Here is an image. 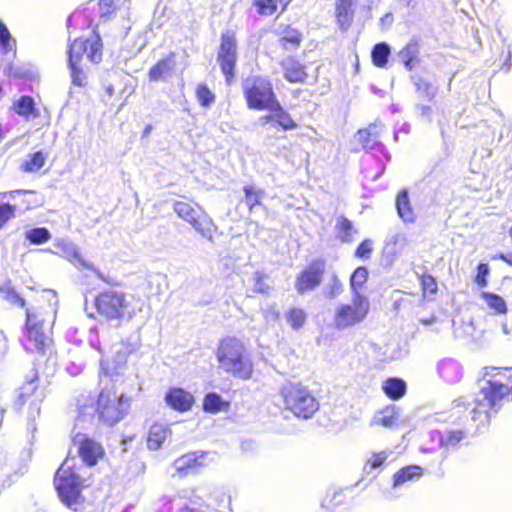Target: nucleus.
I'll return each instance as SVG.
<instances>
[{"mask_svg":"<svg viewBox=\"0 0 512 512\" xmlns=\"http://www.w3.org/2000/svg\"><path fill=\"white\" fill-rule=\"evenodd\" d=\"M82 370V367L81 366H78V365H75L74 363H71L68 367H67V371L69 374H71L72 376H76L78 375Z\"/></svg>","mask_w":512,"mask_h":512,"instance_id":"338daca9","label":"nucleus"},{"mask_svg":"<svg viewBox=\"0 0 512 512\" xmlns=\"http://www.w3.org/2000/svg\"><path fill=\"white\" fill-rule=\"evenodd\" d=\"M72 441L85 466H94L104 455L102 445L86 434L77 432L72 436Z\"/></svg>","mask_w":512,"mask_h":512,"instance_id":"2eb2a0df","label":"nucleus"},{"mask_svg":"<svg viewBox=\"0 0 512 512\" xmlns=\"http://www.w3.org/2000/svg\"><path fill=\"white\" fill-rule=\"evenodd\" d=\"M415 109L420 113V116L427 119L429 123L432 122V108L428 105L416 104Z\"/></svg>","mask_w":512,"mask_h":512,"instance_id":"e2e57ef3","label":"nucleus"},{"mask_svg":"<svg viewBox=\"0 0 512 512\" xmlns=\"http://www.w3.org/2000/svg\"><path fill=\"white\" fill-rule=\"evenodd\" d=\"M394 21L392 13H386L380 18L379 25L382 29H388L391 27Z\"/></svg>","mask_w":512,"mask_h":512,"instance_id":"0e129e2a","label":"nucleus"},{"mask_svg":"<svg viewBox=\"0 0 512 512\" xmlns=\"http://www.w3.org/2000/svg\"><path fill=\"white\" fill-rule=\"evenodd\" d=\"M177 512H207L205 506L200 503H196L194 501H190L185 504L181 508L178 509Z\"/></svg>","mask_w":512,"mask_h":512,"instance_id":"052dcab7","label":"nucleus"},{"mask_svg":"<svg viewBox=\"0 0 512 512\" xmlns=\"http://www.w3.org/2000/svg\"><path fill=\"white\" fill-rule=\"evenodd\" d=\"M398 413L394 406L387 407L373 417L372 425L390 428L396 424Z\"/></svg>","mask_w":512,"mask_h":512,"instance_id":"c9c22d12","label":"nucleus"},{"mask_svg":"<svg viewBox=\"0 0 512 512\" xmlns=\"http://www.w3.org/2000/svg\"><path fill=\"white\" fill-rule=\"evenodd\" d=\"M245 193V203L252 211L257 205H261V201L265 196L263 189L257 188L254 185H247L243 188Z\"/></svg>","mask_w":512,"mask_h":512,"instance_id":"4c0bfd02","label":"nucleus"},{"mask_svg":"<svg viewBox=\"0 0 512 512\" xmlns=\"http://www.w3.org/2000/svg\"><path fill=\"white\" fill-rule=\"evenodd\" d=\"M422 476V468L417 465H410L401 468L393 476V487L397 488L408 482L416 481Z\"/></svg>","mask_w":512,"mask_h":512,"instance_id":"cd10ccee","label":"nucleus"},{"mask_svg":"<svg viewBox=\"0 0 512 512\" xmlns=\"http://www.w3.org/2000/svg\"><path fill=\"white\" fill-rule=\"evenodd\" d=\"M481 298L484 300V302L488 305V307L492 310H494L496 313L504 314L507 311L506 302L504 299L494 293L490 292H482Z\"/></svg>","mask_w":512,"mask_h":512,"instance_id":"79ce46f5","label":"nucleus"},{"mask_svg":"<svg viewBox=\"0 0 512 512\" xmlns=\"http://www.w3.org/2000/svg\"><path fill=\"white\" fill-rule=\"evenodd\" d=\"M302 41V34L300 31L294 28L288 27L283 32L282 37L280 38V43L285 49H289V45L292 48H297Z\"/></svg>","mask_w":512,"mask_h":512,"instance_id":"37998d69","label":"nucleus"},{"mask_svg":"<svg viewBox=\"0 0 512 512\" xmlns=\"http://www.w3.org/2000/svg\"><path fill=\"white\" fill-rule=\"evenodd\" d=\"M46 158L47 155L42 151H37L33 154H30L22 164V169L25 172H36L44 166Z\"/></svg>","mask_w":512,"mask_h":512,"instance_id":"ea45409f","label":"nucleus"},{"mask_svg":"<svg viewBox=\"0 0 512 512\" xmlns=\"http://www.w3.org/2000/svg\"><path fill=\"white\" fill-rule=\"evenodd\" d=\"M325 261L312 262L297 278L295 288L299 294L314 290L322 282L325 272Z\"/></svg>","mask_w":512,"mask_h":512,"instance_id":"f3484780","label":"nucleus"},{"mask_svg":"<svg viewBox=\"0 0 512 512\" xmlns=\"http://www.w3.org/2000/svg\"><path fill=\"white\" fill-rule=\"evenodd\" d=\"M12 110L25 119H34L39 116L34 99L28 95H23L15 100L12 104Z\"/></svg>","mask_w":512,"mask_h":512,"instance_id":"a878e982","label":"nucleus"},{"mask_svg":"<svg viewBox=\"0 0 512 512\" xmlns=\"http://www.w3.org/2000/svg\"><path fill=\"white\" fill-rule=\"evenodd\" d=\"M267 276L262 272H255L253 276V291L260 294H267L270 290L269 284L266 282Z\"/></svg>","mask_w":512,"mask_h":512,"instance_id":"603ef678","label":"nucleus"},{"mask_svg":"<svg viewBox=\"0 0 512 512\" xmlns=\"http://www.w3.org/2000/svg\"><path fill=\"white\" fill-rule=\"evenodd\" d=\"M383 130L384 124L380 120H375L367 128L358 130L354 139L365 151H377L389 161L390 154L385 145L379 141Z\"/></svg>","mask_w":512,"mask_h":512,"instance_id":"4468645a","label":"nucleus"},{"mask_svg":"<svg viewBox=\"0 0 512 512\" xmlns=\"http://www.w3.org/2000/svg\"><path fill=\"white\" fill-rule=\"evenodd\" d=\"M165 402L176 411L187 412L194 404V397L182 388H171L165 395Z\"/></svg>","mask_w":512,"mask_h":512,"instance_id":"412c9836","label":"nucleus"},{"mask_svg":"<svg viewBox=\"0 0 512 512\" xmlns=\"http://www.w3.org/2000/svg\"><path fill=\"white\" fill-rule=\"evenodd\" d=\"M8 350L7 340L2 331H0V357L4 356Z\"/></svg>","mask_w":512,"mask_h":512,"instance_id":"69168bd1","label":"nucleus"},{"mask_svg":"<svg viewBox=\"0 0 512 512\" xmlns=\"http://www.w3.org/2000/svg\"><path fill=\"white\" fill-rule=\"evenodd\" d=\"M0 197H3V193H0ZM16 207L11 204H0V228H2L10 219L15 216Z\"/></svg>","mask_w":512,"mask_h":512,"instance_id":"864d4df0","label":"nucleus"},{"mask_svg":"<svg viewBox=\"0 0 512 512\" xmlns=\"http://www.w3.org/2000/svg\"><path fill=\"white\" fill-rule=\"evenodd\" d=\"M129 408V398L123 395L118 396L111 390H103L98 397L96 408L94 404L80 406L77 425L97 415L100 422L113 426L125 417Z\"/></svg>","mask_w":512,"mask_h":512,"instance_id":"7ed1b4c3","label":"nucleus"},{"mask_svg":"<svg viewBox=\"0 0 512 512\" xmlns=\"http://www.w3.org/2000/svg\"><path fill=\"white\" fill-rule=\"evenodd\" d=\"M217 61L226 81L230 83L234 77V68L237 61V43L233 32L226 31L222 33Z\"/></svg>","mask_w":512,"mask_h":512,"instance_id":"ddd939ff","label":"nucleus"},{"mask_svg":"<svg viewBox=\"0 0 512 512\" xmlns=\"http://www.w3.org/2000/svg\"><path fill=\"white\" fill-rule=\"evenodd\" d=\"M284 408L301 419H310L319 410V402L308 387L286 383L280 388Z\"/></svg>","mask_w":512,"mask_h":512,"instance_id":"0eeeda50","label":"nucleus"},{"mask_svg":"<svg viewBox=\"0 0 512 512\" xmlns=\"http://www.w3.org/2000/svg\"><path fill=\"white\" fill-rule=\"evenodd\" d=\"M115 10V0H100L99 11L101 16H108Z\"/></svg>","mask_w":512,"mask_h":512,"instance_id":"bf43d9fd","label":"nucleus"},{"mask_svg":"<svg viewBox=\"0 0 512 512\" xmlns=\"http://www.w3.org/2000/svg\"><path fill=\"white\" fill-rule=\"evenodd\" d=\"M140 343V338L137 333L129 336L126 340H122L119 344L115 345L114 352L117 355V367H115L112 371L106 366L105 361L102 359L100 361L101 365V371L109 377H113L114 375H117L118 372L116 369L120 367L122 364L126 362V359L129 354L134 352L138 347Z\"/></svg>","mask_w":512,"mask_h":512,"instance_id":"6ab92c4d","label":"nucleus"},{"mask_svg":"<svg viewBox=\"0 0 512 512\" xmlns=\"http://www.w3.org/2000/svg\"><path fill=\"white\" fill-rule=\"evenodd\" d=\"M0 294L11 304L19 305L20 307L25 306V300L14 290L10 283L0 286Z\"/></svg>","mask_w":512,"mask_h":512,"instance_id":"49530a36","label":"nucleus"},{"mask_svg":"<svg viewBox=\"0 0 512 512\" xmlns=\"http://www.w3.org/2000/svg\"><path fill=\"white\" fill-rule=\"evenodd\" d=\"M372 251L373 241L371 239H365L358 245L355 251V256L360 259H369Z\"/></svg>","mask_w":512,"mask_h":512,"instance_id":"6e6d98bb","label":"nucleus"},{"mask_svg":"<svg viewBox=\"0 0 512 512\" xmlns=\"http://www.w3.org/2000/svg\"><path fill=\"white\" fill-rule=\"evenodd\" d=\"M54 481L62 503L77 511L81 490L90 484L87 467L84 464L77 466L73 459H67L57 470Z\"/></svg>","mask_w":512,"mask_h":512,"instance_id":"f03ea898","label":"nucleus"},{"mask_svg":"<svg viewBox=\"0 0 512 512\" xmlns=\"http://www.w3.org/2000/svg\"><path fill=\"white\" fill-rule=\"evenodd\" d=\"M196 95H197V99H198L199 103L203 107H209L215 101L214 94L204 84L198 85L197 90H196Z\"/></svg>","mask_w":512,"mask_h":512,"instance_id":"3c124183","label":"nucleus"},{"mask_svg":"<svg viewBox=\"0 0 512 512\" xmlns=\"http://www.w3.org/2000/svg\"><path fill=\"white\" fill-rule=\"evenodd\" d=\"M498 367H484L483 378L480 380V390L474 399V407L470 411L471 419L478 425L485 426L490 422L491 414L497 413L498 403L509 394L510 388L498 379L500 372Z\"/></svg>","mask_w":512,"mask_h":512,"instance_id":"f257e3e1","label":"nucleus"},{"mask_svg":"<svg viewBox=\"0 0 512 512\" xmlns=\"http://www.w3.org/2000/svg\"><path fill=\"white\" fill-rule=\"evenodd\" d=\"M307 315L303 309L292 308L286 313V321L294 330L302 328L306 322Z\"/></svg>","mask_w":512,"mask_h":512,"instance_id":"a18cd8bd","label":"nucleus"},{"mask_svg":"<svg viewBox=\"0 0 512 512\" xmlns=\"http://www.w3.org/2000/svg\"><path fill=\"white\" fill-rule=\"evenodd\" d=\"M45 323L46 317L43 310L27 308L22 339L23 346L27 351L44 354L50 347L52 340L47 333Z\"/></svg>","mask_w":512,"mask_h":512,"instance_id":"6e6552de","label":"nucleus"},{"mask_svg":"<svg viewBox=\"0 0 512 512\" xmlns=\"http://www.w3.org/2000/svg\"><path fill=\"white\" fill-rule=\"evenodd\" d=\"M219 368L233 377L247 380L253 373V364L242 341L235 337L223 339L217 349Z\"/></svg>","mask_w":512,"mask_h":512,"instance_id":"20e7f679","label":"nucleus"},{"mask_svg":"<svg viewBox=\"0 0 512 512\" xmlns=\"http://www.w3.org/2000/svg\"><path fill=\"white\" fill-rule=\"evenodd\" d=\"M37 381L38 373L33 369L26 382L19 388L15 401L17 409H21L29 401L28 418L30 420H34L40 414V403L44 397L42 391L38 389Z\"/></svg>","mask_w":512,"mask_h":512,"instance_id":"f8f14e48","label":"nucleus"},{"mask_svg":"<svg viewBox=\"0 0 512 512\" xmlns=\"http://www.w3.org/2000/svg\"><path fill=\"white\" fill-rule=\"evenodd\" d=\"M467 438V431L463 429L434 430L430 432L431 442L437 444L446 452L455 451L461 441Z\"/></svg>","mask_w":512,"mask_h":512,"instance_id":"aec40b11","label":"nucleus"},{"mask_svg":"<svg viewBox=\"0 0 512 512\" xmlns=\"http://www.w3.org/2000/svg\"><path fill=\"white\" fill-rule=\"evenodd\" d=\"M25 238L31 244L40 245L51 239V233L45 227H37L27 230L25 232Z\"/></svg>","mask_w":512,"mask_h":512,"instance_id":"a19ab883","label":"nucleus"},{"mask_svg":"<svg viewBox=\"0 0 512 512\" xmlns=\"http://www.w3.org/2000/svg\"><path fill=\"white\" fill-rule=\"evenodd\" d=\"M244 95L250 109L268 110L277 102L271 82L263 77L247 78L243 85Z\"/></svg>","mask_w":512,"mask_h":512,"instance_id":"9d476101","label":"nucleus"},{"mask_svg":"<svg viewBox=\"0 0 512 512\" xmlns=\"http://www.w3.org/2000/svg\"><path fill=\"white\" fill-rule=\"evenodd\" d=\"M356 0H336V18L342 31L351 26L354 19V5Z\"/></svg>","mask_w":512,"mask_h":512,"instance_id":"b1692460","label":"nucleus"},{"mask_svg":"<svg viewBox=\"0 0 512 512\" xmlns=\"http://www.w3.org/2000/svg\"><path fill=\"white\" fill-rule=\"evenodd\" d=\"M368 278V270L367 268L360 266L358 267L350 278V287L352 291V296L356 294H361L359 289L363 286V284L367 281Z\"/></svg>","mask_w":512,"mask_h":512,"instance_id":"c03bdc74","label":"nucleus"},{"mask_svg":"<svg viewBox=\"0 0 512 512\" xmlns=\"http://www.w3.org/2000/svg\"><path fill=\"white\" fill-rule=\"evenodd\" d=\"M343 290L342 283L336 275L331 278L330 290L327 296L331 299L336 298Z\"/></svg>","mask_w":512,"mask_h":512,"instance_id":"4d7b16f0","label":"nucleus"},{"mask_svg":"<svg viewBox=\"0 0 512 512\" xmlns=\"http://www.w3.org/2000/svg\"><path fill=\"white\" fill-rule=\"evenodd\" d=\"M389 453L387 451H381L379 453H374L365 463L364 472L366 474L372 473L373 470L379 468L387 459Z\"/></svg>","mask_w":512,"mask_h":512,"instance_id":"09e8293b","label":"nucleus"},{"mask_svg":"<svg viewBox=\"0 0 512 512\" xmlns=\"http://www.w3.org/2000/svg\"><path fill=\"white\" fill-rule=\"evenodd\" d=\"M421 287L423 293L435 294L438 290V285L435 278L430 274H424L420 277Z\"/></svg>","mask_w":512,"mask_h":512,"instance_id":"5fc2aeb1","label":"nucleus"},{"mask_svg":"<svg viewBox=\"0 0 512 512\" xmlns=\"http://www.w3.org/2000/svg\"><path fill=\"white\" fill-rule=\"evenodd\" d=\"M5 73L8 76H12L14 78H19V79L27 78L29 76L28 71H25L22 68H14L13 65H9L5 69Z\"/></svg>","mask_w":512,"mask_h":512,"instance_id":"680f3d73","label":"nucleus"},{"mask_svg":"<svg viewBox=\"0 0 512 512\" xmlns=\"http://www.w3.org/2000/svg\"><path fill=\"white\" fill-rule=\"evenodd\" d=\"M56 246L62 251L65 258L71 263L75 265L78 264L82 268L92 271L99 279H101L102 281L109 285H116L115 278L103 274L99 269L95 267V265L92 262L85 260L81 256L77 246L74 243L65 240H60L57 242Z\"/></svg>","mask_w":512,"mask_h":512,"instance_id":"dca6fc26","label":"nucleus"},{"mask_svg":"<svg viewBox=\"0 0 512 512\" xmlns=\"http://www.w3.org/2000/svg\"><path fill=\"white\" fill-rule=\"evenodd\" d=\"M489 273V267L487 264H479L478 267H477V275H476V278H475V282L484 287L486 286L487 282H486V276L488 275Z\"/></svg>","mask_w":512,"mask_h":512,"instance_id":"13d9d810","label":"nucleus"},{"mask_svg":"<svg viewBox=\"0 0 512 512\" xmlns=\"http://www.w3.org/2000/svg\"><path fill=\"white\" fill-rule=\"evenodd\" d=\"M15 47V40L12 39L11 34L6 25L0 21V48L3 53H9Z\"/></svg>","mask_w":512,"mask_h":512,"instance_id":"8fccbe9b","label":"nucleus"},{"mask_svg":"<svg viewBox=\"0 0 512 512\" xmlns=\"http://www.w3.org/2000/svg\"><path fill=\"white\" fill-rule=\"evenodd\" d=\"M420 54L419 45L416 41L411 40L397 54L398 59L402 62L408 71H411L415 63L418 61Z\"/></svg>","mask_w":512,"mask_h":512,"instance_id":"c85d7f7f","label":"nucleus"},{"mask_svg":"<svg viewBox=\"0 0 512 512\" xmlns=\"http://www.w3.org/2000/svg\"><path fill=\"white\" fill-rule=\"evenodd\" d=\"M411 79L419 97L427 101H432L436 97L438 87L430 79L420 75H414Z\"/></svg>","mask_w":512,"mask_h":512,"instance_id":"bb28decb","label":"nucleus"},{"mask_svg":"<svg viewBox=\"0 0 512 512\" xmlns=\"http://www.w3.org/2000/svg\"><path fill=\"white\" fill-rule=\"evenodd\" d=\"M176 215L189 223L196 232L210 242L214 241L216 225L208 213L197 203L176 201L173 204Z\"/></svg>","mask_w":512,"mask_h":512,"instance_id":"1a4fd4ad","label":"nucleus"},{"mask_svg":"<svg viewBox=\"0 0 512 512\" xmlns=\"http://www.w3.org/2000/svg\"><path fill=\"white\" fill-rule=\"evenodd\" d=\"M391 54L390 46L381 42L376 44L371 52L372 62L376 67L384 68L388 62V58Z\"/></svg>","mask_w":512,"mask_h":512,"instance_id":"e433bc0d","label":"nucleus"},{"mask_svg":"<svg viewBox=\"0 0 512 512\" xmlns=\"http://www.w3.org/2000/svg\"><path fill=\"white\" fill-rule=\"evenodd\" d=\"M105 330L106 329L104 327L99 328L97 326L91 327L89 330V334H88L89 345L92 348H94L95 350H97L99 353L104 352V347H103L101 338H102Z\"/></svg>","mask_w":512,"mask_h":512,"instance_id":"de8ad7c7","label":"nucleus"},{"mask_svg":"<svg viewBox=\"0 0 512 512\" xmlns=\"http://www.w3.org/2000/svg\"><path fill=\"white\" fill-rule=\"evenodd\" d=\"M384 393L393 400H398L406 393V383L400 378H389L383 382Z\"/></svg>","mask_w":512,"mask_h":512,"instance_id":"72a5a7b5","label":"nucleus"},{"mask_svg":"<svg viewBox=\"0 0 512 512\" xmlns=\"http://www.w3.org/2000/svg\"><path fill=\"white\" fill-rule=\"evenodd\" d=\"M396 208L399 217L406 223H412L415 220V214L411 208L407 191L399 192L396 198Z\"/></svg>","mask_w":512,"mask_h":512,"instance_id":"2f4dec72","label":"nucleus"},{"mask_svg":"<svg viewBox=\"0 0 512 512\" xmlns=\"http://www.w3.org/2000/svg\"><path fill=\"white\" fill-rule=\"evenodd\" d=\"M496 258L501 259L502 261H504L512 266V253H507V254L501 253Z\"/></svg>","mask_w":512,"mask_h":512,"instance_id":"774afa93","label":"nucleus"},{"mask_svg":"<svg viewBox=\"0 0 512 512\" xmlns=\"http://www.w3.org/2000/svg\"><path fill=\"white\" fill-rule=\"evenodd\" d=\"M335 229L337 238L342 243H351L354 240V236L358 233L352 222L343 215L337 217Z\"/></svg>","mask_w":512,"mask_h":512,"instance_id":"c756f323","label":"nucleus"},{"mask_svg":"<svg viewBox=\"0 0 512 512\" xmlns=\"http://www.w3.org/2000/svg\"><path fill=\"white\" fill-rule=\"evenodd\" d=\"M20 194L25 195L23 202L25 203L26 209H33L42 205V199H40L38 195L31 190H14L10 192H4L3 197L10 196L14 198L16 195Z\"/></svg>","mask_w":512,"mask_h":512,"instance_id":"58836bf2","label":"nucleus"},{"mask_svg":"<svg viewBox=\"0 0 512 512\" xmlns=\"http://www.w3.org/2000/svg\"><path fill=\"white\" fill-rule=\"evenodd\" d=\"M284 72V78L290 83H302L307 78L305 66L293 57H288L280 62Z\"/></svg>","mask_w":512,"mask_h":512,"instance_id":"4be33fe9","label":"nucleus"},{"mask_svg":"<svg viewBox=\"0 0 512 512\" xmlns=\"http://www.w3.org/2000/svg\"><path fill=\"white\" fill-rule=\"evenodd\" d=\"M370 310L368 298L362 294L352 296L349 304H339L335 309L334 325L343 330L355 326L365 320Z\"/></svg>","mask_w":512,"mask_h":512,"instance_id":"9b49d317","label":"nucleus"},{"mask_svg":"<svg viewBox=\"0 0 512 512\" xmlns=\"http://www.w3.org/2000/svg\"><path fill=\"white\" fill-rule=\"evenodd\" d=\"M204 457V452L187 453L174 461V467L178 471H183L196 466H202Z\"/></svg>","mask_w":512,"mask_h":512,"instance_id":"473e14b6","label":"nucleus"},{"mask_svg":"<svg viewBox=\"0 0 512 512\" xmlns=\"http://www.w3.org/2000/svg\"><path fill=\"white\" fill-rule=\"evenodd\" d=\"M175 67V58L174 55L171 54L168 57L159 60L153 67L149 70V80L152 82H157L160 80H165L169 77Z\"/></svg>","mask_w":512,"mask_h":512,"instance_id":"393cba45","label":"nucleus"},{"mask_svg":"<svg viewBox=\"0 0 512 512\" xmlns=\"http://www.w3.org/2000/svg\"><path fill=\"white\" fill-rule=\"evenodd\" d=\"M97 313L107 322H117V325L125 317L132 318L134 309L130 296L124 291L109 288L101 291L95 298Z\"/></svg>","mask_w":512,"mask_h":512,"instance_id":"423d86ee","label":"nucleus"},{"mask_svg":"<svg viewBox=\"0 0 512 512\" xmlns=\"http://www.w3.org/2000/svg\"><path fill=\"white\" fill-rule=\"evenodd\" d=\"M168 434L169 429L166 425L159 423L152 425L148 433L147 447L150 450H157L161 447Z\"/></svg>","mask_w":512,"mask_h":512,"instance_id":"7c9ffc66","label":"nucleus"},{"mask_svg":"<svg viewBox=\"0 0 512 512\" xmlns=\"http://www.w3.org/2000/svg\"><path fill=\"white\" fill-rule=\"evenodd\" d=\"M437 369L439 376L449 384L459 382L463 375L461 365L451 358L439 361Z\"/></svg>","mask_w":512,"mask_h":512,"instance_id":"5701e85b","label":"nucleus"},{"mask_svg":"<svg viewBox=\"0 0 512 512\" xmlns=\"http://www.w3.org/2000/svg\"><path fill=\"white\" fill-rule=\"evenodd\" d=\"M84 54L92 63L97 64L102 60V41L98 34L94 33L86 40L77 38L69 45L68 65L71 71L72 83L79 87H83L87 83L86 73L79 65Z\"/></svg>","mask_w":512,"mask_h":512,"instance_id":"39448f33","label":"nucleus"},{"mask_svg":"<svg viewBox=\"0 0 512 512\" xmlns=\"http://www.w3.org/2000/svg\"><path fill=\"white\" fill-rule=\"evenodd\" d=\"M270 114L259 117V124L263 127H280L283 130H293L297 128V123L291 118L290 114L281 106L279 101L268 109Z\"/></svg>","mask_w":512,"mask_h":512,"instance_id":"a211bd4d","label":"nucleus"},{"mask_svg":"<svg viewBox=\"0 0 512 512\" xmlns=\"http://www.w3.org/2000/svg\"><path fill=\"white\" fill-rule=\"evenodd\" d=\"M228 406L229 403L224 401L222 397L215 392L207 393L203 400V410L211 414H217Z\"/></svg>","mask_w":512,"mask_h":512,"instance_id":"f704fd0d","label":"nucleus"}]
</instances>
